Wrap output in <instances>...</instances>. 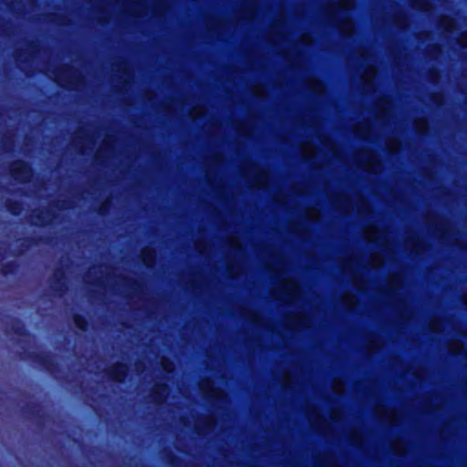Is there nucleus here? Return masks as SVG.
Returning <instances> with one entry per match:
<instances>
[{
    "label": "nucleus",
    "mask_w": 467,
    "mask_h": 467,
    "mask_svg": "<svg viewBox=\"0 0 467 467\" xmlns=\"http://www.w3.org/2000/svg\"><path fill=\"white\" fill-rule=\"evenodd\" d=\"M157 390L160 393H164V392H166V386H164V385L158 386Z\"/></svg>",
    "instance_id": "obj_41"
},
{
    "label": "nucleus",
    "mask_w": 467,
    "mask_h": 467,
    "mask_svg": "<svg viewBox=\"0 0 467 467\" xmlns=\"http://www.w3.org/2000/svg\"><path fill=\"white\" fill-rule=\"evenodd\" d=\"M377 69L374 67H369L365 71L362 78L365 84H368L376 76Z\"/></svg>",
    "instance_id": "obj_18"
},
{
    "label": "nucleus",
    "mask_w": 467,
    "mask_h": 467,
    "mask_svg": "<svg viewBox=\"0 0 467 467\" xmlns=\"http://www.w3.org/2000/svg\"><path fill=\"white\" fill-rule=\"evenodd\" d=\"M213 426V420L209 419L207 420V427H206V429H212Z\"/></svg>",
    "instance_id": "obj_43"
},
{
    "label": "nucleus",
    "mask_w": 467,
    "mask_h": 467,
    "mask_svg": "<svg viewBox=\"0 0 467 467\" xmlns=\"http://www.w3.org/2000/svg\"><path fill=\"white\" fill-rule=\"evenodd\" d=\"M141 259L143 264L150 265L154 260V253L150 248H145L141 251Z\"/></svg>",
    "instance_id": "obj_14"
},
{
    "label": "nucleus",
    "mask_w": 467,
    "mask_h": 467,
    "mask_svg": "<svg viewBox=\"0 0 467 467\" xmlns=\"http://www.w3.org/2000/svg\"><path fill=\"white\" fill-rule=\"evenodd\" d=\"M465 303L467 304V296L465 297Z\"/></svg>",
    "instance_id": "obj_47"
},
{
    "label": "nucleus",
    "mask_w": 467,
    "mask_h": 467,
    "mask_svg": "<svg viewBox=\"0 0 467 467\" xmlns=\"http://www.w3.org/2000/svg\"><path fill=\"white\" fill-rule=\"evenodd\" d=\"M449 348L454 354H459L463 348V345L460 341H452L449 345Z\"/></svg>",
    "instance_id": "obj_26"
},
{
    "label": "nucleus",
    "mask_w": 467,
    "mask_h": 467,
    "mask_svg": "<svg viewBox=\"0 0 467 467\" xmlns=\"http://www.w3.org/2000/svg\"><path fill=\"white\" fill-rule=\"evenodd\" d=\"M402 285V277L400 275H390L389 277V286L392 290L400 288Z\"/></svg>",
    "instance_id": "obj_15"
},
{
    "label": "nucleus",
    "mask_w": 467,
    "mask_h": 467,
    "mask_svg": "<svg viewBox=\"0 0 467 467\" xmlns=\"http://www.w3.org/2000/svg\"><path fill=\"white\" fill-rule=\"evenodd\" d=\"M265 92V88L262 85H259L255 88V94L258 96H262Z\"/></svg>",
    "instance_id": "obj_39"
},
{
    "label": "nucleus",
    "mask_w": 467,
    "mask_h": 467,
    "mask_svg": "<svg viewBox=\"0 0 467 467\" xmlns=\"http://www.w3.org/2000/svg\"><path fill=\"white\" fill-rule=\"evenodd\" d=\"M126 375V368L123 365L116 367L113 370V378L117 381H122Z\"/></svg>",
    "instance_id": "obj_17"
},
{
    "label": "nucleus",
    "mask_w": 467,
    "mask_h": 467,
    "mask_svg": "<svg viewBox=\"0 0 467 467\" xmlns=\"http://www.w3.org/2000/svg\"><path fill=\"white\" fill-rule=\"evenodd\" d=\"M354 6V0H339L337 8L341 10H348Z\"/></svg>",
    "instance_id": "obj_27"
},
{
    "label": "nucleus",
    "mask_w": 467,
    "mask_h": 467,
    "mask_svg": "<svg viewBox=\"0 0 467 467\" xmlns=\"http://www.w3.org/2000/svg\"><path fill=\"white\" fill-rule=\"evenodd\" d=\"M309 422L316 428H321L325 422V419L316 408H309L306 411Z\"/></svg>",
    "instance_id": "obj_6"
},
{
    "label": "nucleus",
    "mask_w": 467,
    "mask_h": 467,
    "mask_svg": "<svg viewBox=\"0 0 467 467\" xmlns=\"http://www.w3.org/2000/svg\"><path fill=\"white\" fill-rule=\"evenodd\" d=\"M227 244L230 247H232L234 250H238L242 246L240 240L235 236L230 237L227 241Z\"/></svg>",
    "instance_id": "obj_28"
},
{
    "label": "nucleus",
    "mask_w": 467,
    "mask_h": 467,
    "mask_svg": "<svg viewBox=\"0 0 467 467\" xmlns=\"http://www.w3.org/2000/svg\"><path fill=\"white\" fill-rule=\"evenodd\" d=\"M337 26L344 35L349 36L354 32L353 21L350 18L344 17L337 22Z\"/></svg>",
    "instance_id": "obj_11"
},
{
    "label": "nucleus",
    "mask_w": 467,
    "mask_h": 467,
    "mask_svg": "<svg viewBox=\"0 0 467 467\" xmlns=\"http://www.w3.org/2000/svg\"><path fill=\"white\" fill-rule=\"evenodd\" d=\"M383 261L384 259L382 255L379 253H375L369 256L366 265H363L358 258H352L348 261L343 262L341 267L344 272H354L358 265H362L364 267H379L382 265Z\"/></svg>",
    "instance_id": "obj_3"
},
{
    "label": "nucleus",
    "mask_w": 467,
    "mask_h": 467,
    "mask_svg": "<svg viewBox=\"0 0 467 467\" xmlns=\"http://www.w3.org/2000/svg\"><path fill=\"white\" fill-rule=\"evenodd\" d=\"M301 42L303 44H310L312 43V38L309 35H303L301 37Z\"/></svg>",
    "instance_id": "obj_37"
},
{
    "label": "nucleus",
    "mask_w": 467,
    "mask_h": 467,
    "mask_svg": "<svg viewBox=\"0 0 467 467\" xmlns=\"http://www.w3.org/2000/svg\"><path fill=\"white\" fill-rule=\"evenodd\" d=\"M387 146L389 150L392 152L399 150L400 142L396 139L389 140Z\"/></svg>",
    "instance_id": "obj_29"
},
{
    "label": "nucleus",
    "mask_w": 467,
    "mask_h": 467,
    "mask_svg": "<svg viewBox=\"0 0 467 467\" xmlns=\"http://www.w3.org/2000/svg\"><path fill=\"white\" fill-rule=\"evenodd\" d=\"M301 150L306 159H310L317 154V149L312 142H306L301 145Z\"/></svg>",
    "instance_id": "obj_12"
},
{
    "label": "nucleus",
    "mask_w": 467,
    "mask_h": 467,
    "mask_svg": "<svg viewBox=\"0 0 467 467\" xmlns=\"http://www.w3.org/2000/svg\"><path fill=\"white\" fill-rule=\"evenodd\" d=\"M75 323L78 328H80V329L85 328V322L80 317H76Z\"/></svg>",
    "instance_id": "obj_36"
},
{
    "label": "nucleus",
    "mask_w": 467,
    "mask_h": 467,
    "mask_svg": "<svg viewBox=\"0 0 467 467\" xmlns=\"http://www.w3.org/2000/svg\"><path fill=\"white\" fill-rule=\"evenodd\" d=\"M406 246L410 247L415 254H419L421 250V241L416 236H410L406 241Z\"/></svg>",
    "instance_id": "obj_13"
},
{
    "label": "nucleus",
    "mask_w": 467,
    "mask_h": 467,
    "mask_svg": "<svg viewBox=\"0 0 467 467\" xmlns=\"http://www.w3.org/2000/svg\"><path fill=\"white\" fill-rule=\"evenodd\" d=\"M377 108H378L377 117L383 119V118L387 117L389 111L390 110L391 103L387 99H381L379 101Z\"/></svg>",
    "instance_id": "obj_9"
},
{
    "label": "nucleus",
    "mask_w": 467,
    "mask_h": 467,
    "mask_svg": "<svg viewBox=\"0 0 467 467\" xmlns=\"http://www.w3.org/2000/svg\"><path fill=\"white\" fill-rule=\"evenodd\" d=\"M357 209H358V213H360L361 214H365L366 213L370 212L369 205L365 199L359 200V203H358Z\"/></svg>",
    "instance_id": "obj_22"
},
{
    "label": "nucleus",
    "mask_w": 467,
    "mask_h": 467,
    "mask_svg": "<svg viewBox=\"0 0 467 467\" xmlns=\"http://www.w3.org/2000/svg\"><path fill=\"white\" fill-rule=\"evenodd\" d=\"M333 202H335L337 209L342 212L348 213L349 210L353 209V203L348 196L338 195L337 197H335Z\"/></svg>",
    "instance_id": "obj_7"
},
{
    "label": "nucleus",
    "mask_w": 467,
    "mask_h": 467,
    "mask_svg": "<svg viewBox=\"0 0 467 467\" xmlns=\"http://www.w3.org/2000/svg\"><path fill=\"white\" fill-rule=\"evenodd\" d=\"M319 212L315 208H309L306 211V217L310 221H315L319 218Z\"/></svg>",
    "instance_id": "obj_23"
},
{
    "label": "nucleus",
    "mask_w": 467,
    "mask_h": 467,
    "mask_svg": "<svg viewBox=\"0 0 467 467\" xmlns=\"http://www.w3.org/2000/svg\"><path fill=\"white\" fill-rule=\"evenodd\" d=\"M365 238L373 241V242H381L382 244L388 245V234L384 230H379L378 226L374 224H370L367 226L364 230Z\"/></svg>",
    "instance_id": "obj_4"
},
{
    "label": "nucleus",
    "mask_w": 467,
    "mask_h": 467,
    "mask_svg": "<svg viewBox=\"0 0 467 467\" xmlns=\"http://www.w3.org/2000/svg\"><path fill=\"white\" fill-rule=\"evenodd\" d=\"M342 301L345 306L349 309L354 308L358 303L356 296L349 293L343 296Z\"/></svg>",
    "instance_id": "obj_16"
},
{
    "label": "nucleus",
    "mask_w": 467,
    "mask_h": 467,
    "mask_svg": "<svg viewBox=\"0 0 467 467\" xmlns=\"http://www.w3.org/2000/svg\"><path fill=\"white\" fill-rule=\"evenodd\" d=\"M321 142L326 150L334 158H339V152L337 145L330 140V139L324 137L321 139Z\"/></svg>",
    "instance_id": "obj_10"
},
{
    "label": "nucleus",
    "mask_w": 467,
    "mask_h": 467,
    "mask_svg": "<svg viewBox=\"0 0 467 467\" xmlns=\"http://www.w3.org/2000/svg\"><path fill=\"white\" fill-rule=\"evenodd\" d=\"M332 467H339V466H337V465H333Z\"/></svg>",
    "instance_id": "obj_48"
},
{
    "label": "nucleus",
    "mask_w": 467,
    "mask_h": 467,
    "mask_svg": "<svg viewBox=\"0 0 467 467\" xmlns=\"http://www.w3.org/2000/svg\"><path fill=\"white\" fill-rule=\"evenodd\" d=\"M14 171H16V172H21L25 177H27L29 174V169L27 165L24 162H19L16 164V166L14 167Z\"/></svg>",
    "instance_id": "obj_21"
},
{
    "label": "nucleus",
    "mask_w": 467,
    "mask_h": 467,
    "mask_svg": "<svg viewBox=\"0 0 467 467\" xmlns=\"http://www.w3.org/2000/svg\"><path fill=\"white\" fill-rule=\"evenodd\" d=\"M285 385L288 386L289 381H290L289 376L287 374H285Z\"/></svg>",
    "instance_id": "obj_44"
},
{
    "label": "nucleus",
    "mask_w": 467,
    "mask_h": 467,
    "mask_svg": "<svg viewBox=\"0 0 467 467\" xmlns=\"http://www.w3.org/2000/svg\"><path fill=\"white\" fill-rule=\"evenodd\" d=\"M356 163L368 172H379L381 162L379 157L369 150H361L355 156Z\"/></svg>",
    "instance_id": "obj_2"
},
{
    "label": "nucleus",
    "mask_w": 467,
    "mask_h": 467,
    "mask_svg": "<svg viewBox=\"0 0 467 467\" xmlns=\"http://www.w3.org/2000/svg\"><path fill=\"white\" fill-rule=\"evenodd\" d=\"M155 401H157V402L161 401V397H160V398H159V397H158V398H156V399H155Z\"/></svg>",
    "instance_id": "obj_46"
},
{
    "label": "nucleus",
    "mask_w": 467,
    "mask_h": 467,
    "mask_svg": "<svg viewBox=\"0 0 467 467\" xmlns=\"http://www.w3.org/2000/svg\"><path fill=\"white\" fill-rule=\"evenodd\" d=\"M300 289L296 283L290 279H283L273 291V296L285 303H294L299 299Z\"/></svg>",
    "instance_id": "obj_1"
},
{
    "label": "nucleus",
    "mask_w": 467,
    "mask_h": 467,
    "mask_svg": "<svg viewBox=\"0 0 467 467\" xmlns=\"http://www.w3.org/2000/svg\"><path fill=\"white\" fill-rule=\"evenodd\" d=\"M289 323L291 326L295 327H308L311 326L312 321L308 316L305 314H300L291 318Z\"/></svg>",
    "instance_id": "obj_8"
},
{
    "label": "nucleus",
    "mask_w": 467,
    "mask_h": 467,
    "mask_svg": "<svg viewBox=\"0 0 467 467\" xmlns=\"http://www.w3.org/2000/svg\"><path fill=\"white\" fill-rule=\"evenodd\" d=\"M204 113V109L202 107H195L192 109L190 116L192 119H196L201 117Z\"/></svg>",
    "instance_id": "obj_32"
},
{
    "label": "nucleus",
    "mask_w": 467,
    "mask_h": 467,
    "mask_svg": "<svg viewBox=\"0 0 467 467\" xmlns=\"http://www.w3.org/2000/svg\"><path fill=\"white\" fill-rule=\"evenodd\" d=\"M392 449L395 451V453H397V454H401V453L405 452V451H406L405 446L402 443H400L397 445L393 444Z\"/></svg>",
    "instance_id": "obj_35"
},
{
    "label": "nucleus",
    "mask_w": 467,
    "mask_h": 467,
    "mask_svg": "<svg viewBox=\"0 0 467 467\" xmlns=\"http://www.w3.org/2000/svg\"><path fill=\"white\" fill-rule=\"evenodd\" d=\"M327 13H328V15L330 16H332V19L335 20L334 14H333L334 13V7L333 6L329 7V9L327 10Z\"/></svg>",
    "instance_id": "obj_42"
},
{
    "label": "nucleus",
    "mask_w": 467,
    "mask_h": 467,
    "mask_svg": "<svg viewBox=\"0 0 467 467\" xmlns=\"http://www.w3.org/2000/svg\"><path fill=\"white\" fill-rule=\"evenodd\" d=\"M200 388L202 393L209 398L223 399L224 397V393L221 389L215 388L214 382L209 379L202 380L200 383Z\"/></svg>",
    "instance_id": "obj_5"
},
{
    "label": "nucleus",
    "mask_w": 467,
    "mask_h": 467,
    "mask_svg": "<svg viewBox=\"0 0 467 467\" xmlns=\"http://www.w3.org/2000/svg\"><path fill=\"white\" fill-rule=\"evenodd\" d=\"M415 128L419 132H424L427 130L428 123L424 119H418L415 122Z\"/></svg>",
    "instance_id": "obj_30"
},
{
    "label": "nucleus",
    "mask_w": 467,
    "mask_h": 467,
    "mask_svg": "<svg viewBox=\"0 0 467 467\" xmlns=\"http://www.w3.org/2000/svg\"><path fill=\"white\" fill-rule=\"evenodd\" d=\"M460 43L462 46L463 47H467V34H463L461 37H460Z\"/></svg>",
    "instance_id": "obj_40"
},
{
    "label": "nucleus",
    "mask_w": 467,
    "mask_h": 467,
    "mask_svg": "<svg viewBox=\"0 0 467 467\" xmlns=\"http://www.w3.org/2000/svg\"><path fill=\"white\" fill-rule=\"evenodd\" d=\"M161 367L167 372H171L173 369L172 363L170 362L167 358H161Z\"/></svg>",
    "instance_id": "obj_33"
},
{
    "label": "nucleus",
    "mask_w": 467,
    "mask_h": 467,
    "mask_svg": "<svg viewBox=\"0 0 467 467\" xmlns=\"http://www.w3.org/2000/svg\"><path fill=\"white\" fill-rule=\"evenodd\" d=\"M430 328L434 332H440L441 330V322L438 318H433L430 323Z\"/></svg>",
    "instance_id": "obj_31"
},
{
    "label": "nucleus",
    "mask_w": 467,
    "mask_h": 467,
    "mask_svg": "<svg viewBox=\"0 0 467 467\" xmlns=\"http://www.w3.org/2000/svg\"><path fill=\"white\" fill-rule=\"evenodd\" d=\"M367 135H368V131H366V132L362 133V134H361V137H362V138H365Z\"/></svg>",
    "instance_id": "obj_45"
},
{
    "label": "nucleus",
    "mask_w": 467,
    "mask_h": 467,
    "mask_svg": "<svg viewBox=\"0 0 467 467\" xmlns=\"http://www.w3.org/2000/svg\"><path fill=\"white\" fill-rule=\"evenodd\" d=\"M256 181L259 186H264L268 181V173L264 170H260Z\"/></svg>",
    "instance_id": "obj_25"
},
{
    "label": "nucleus",
    "mask_w": 467,
    "mask_h": 467,
    "mask_svg": "<svg viewBox=\"0 0 467 467\" xmlns=\"http://www.w3.org/2000/svg\"><path fill=\"white\" fill-rule=\"evenodd\" d=\"M309 88L316 93H322L324 90V85L318 79H310L308 82Z\"/></svg>",
    "instance_id": "obj_19"
},
{
    "label": "nucleus",
    "mask_w": 467,
    "mask_h": 467,
    "mask_svg": "<svg viewBox=\"0 0 467 467\" xmlns=\"http://www.w3.org/2000/svg\"><path fill=\"white\" fill-rule=\"evenodd\" d=\"M414 5H415V6L419 7L422 10L429 9V3L426 0H417Z\"/></svg>",
    "instance_id": "obj_34"
},
{
    "label": "nucleus",
    "mask_w": 467,
    "mask_h": 467,
    "mask_svg": "<svg viewBox=\"0 0 467 467\" xmlns=\"http://www.w3.org/2000/svg\"><path fill=\"white\" fill-rule=\"evenodd\" d=\"M344 382L340 379H335L332 383V389L335 393L341 394L344 391Z\"/></svg>",
    "instance_id": "obj_20"
},
{
    "label": "nucleus",
    "mask_w": 467,
    "mask_h": 467,
    "mask_svg": "<svg viewBox=\"0 0 467 467\" xmlns=\"http://www.w3.org/2000/svg\"><path fill=\"white\" fill-rule=\"evenodd\" d=\"M340 417H341V415H340V411H338V410H333L332 415H331V418H332L333 420H335L336 421H337V420H340Z\"/></svg>",
    "instance_id": "obj_38"
},
{
    "label": "nucleus",
    "mask_w": 467,
    "mask_h": 467,
    "mask_svg": "<svg viewBox=\"0 0 467 467\" xmlns=\"http://www.w3.org/2000/svg\"><path fill=\"white\" fill-rule=\"evenodd\" d=\"M441 24L446 30H451L454 26L453 19L448 16L441 17Z\"/></svg>",
    "instance_id": "obj_24"
}]
</instances>
